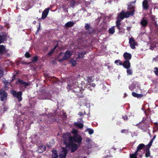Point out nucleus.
Returning <instances> with one entry per match:
<instances>
[{"label": "nucleus", "mask_w": 158, "mask_h": 158, "mask_svg": "<svg viewBox=\"0 0 158 158\" xmlns=\"http://www.w3.org/2000/svg\"><path fill=\"white\" fill-rule=\"evenodd\" d=\"M155 48H158V43L156 41H155L152 43L150 49L151 50H153Z\"/></svg>", "instance_id": "nucleus-21"}, {"label": "nucleus", "mask_w": 158, "mask_h": 158, "mask_svg": "<svg viewBox=\"0 0 158 158\" xmlns=\"http://www.w3.org/2000/svg\"><path fill=\"white\" fill-rule=\"evenodd\" d=\"M127 131L126 130H123L121 131V132L122 133H125Z\"/></svg>", "instance_id": "nucleus-51"}, {"label": "nucleus", "mask_w": 158, "mask_h": 158, "mask_svg": "<svg viewBox=\"0 0 158 158\" xmlns=\"http://www.w3.org/2000/svg\"><path fill=\"white\" fill-rule=\"evenodd\" d=\"M107 27V24H106L105 23V29H106Z\"/></svg>", "instance_id": "nucleus-59"}, {"label": "nucleus", "mask_w": 158, "mask_h": 158, "mask_svg": "<svg viewBox=\"0 0 158 158\" xmlns=\"http://www.w3.org/2000/svg\"><path fill=\"white\" fill-rule=\"evenodd\" d=\"M71 132L73 134V135L78 134V131L75 129H73Z\"/></svg>", "instance_id": "nucleus-38"}, {"label": "nucleus", "mask_w": 158, "mask_h": 158, "mask_svg": "<svg viewBox=\"0 0 158 158\" xmlns=\"http://www.w3.org/2000/svg\"><path fill=\"white\" fill-rule=\"evenodd\" d=\"M153 141L152 140H151V141L149 142V143L148 144V146L149 147H150L151 145H152V143H153Z\"/></svg>", "instance_id": "nucleus-48"}, {"label": "nucleus", "mask_w": 158, "mask_h": 158, "mask_svg": "<svg viewBox=\"0 0 158 158\" xmlns=\"http://www.w3.org/2000/svg\"><path fill=\"white\" fill-rule=\"evenodd\" d=\"M11 93L14 97L17 98L19 102L21 101L22 100V93L21 92H16L14 90L11 91Z\"/></svg>", "instance_id": "nucleus-7"}, {"label": "nucleus", "mask_w": 158, "mask_h": 158, "mask_svg": "<svg viewBox=\"0 0 158 158\" xmlns=\"http://www.w3.org/2000/svg\"><path fill=\"white\" fill-rule=\"evenodd\" d=\"M112 149H113L114 150H116V148H114L112 147Z\"/></svg>", "instance_id": "nucleus-62"}, {"label": "nucleus", "mask_w": 158, "mask_h": 158, "mask_svg": "<svg viewBox=\"0 0 158 158\" xmlns=\"http://www.w3.org/2000/svg\"><path fill=\"white\" fill-rule=\"evenodd\" d=\"M3 74V70L0 69V78L2 77Z\"/></svg>", "instance_id": "nucleus-43"}, {"label": "nucleus", "mask_w": 158, "mask_h": 158, "mask_svg": "<svg viewBox=\"0 0 158 158\" xmlns=\"http://www.w3.org/2000/svg\"><path fill=\"white\" fill-rule=\"evenodd\" d=\"M81 46H83V48L79 46L77 47L79 49L77 54L78 58H82L84 57L86 53V52L85 51L82 50V49H85V46L83 44H82Z\"/></svg>", "instance_id": "nucleus-5"}, {"label": "nucleus", "mask_w": 158, "mask_h": 158, "mask_svg": "<svg viewBox=\"0 0 158 158\" xmlns=\"http://www.w3.org/2000/svg\"><path fill=\"white\" fill-rule=\"evenodd\" d=\"M127 30L128 31H129L130 30V29H131V27H127Z\"/></svg>", "instance_id": "nucleus-56"}, {"label": "nucleus", "mask_w": 158, "mask_h": 158, "mask_svg": "<svg viewBox=\"0 0 158 158\" xmlns=\"http://www.w3.org/2000/svg\"><path fill=\"white\" fill-rule=\"evenodd\" d=\"M47 146L49 147V148H50V147H51L52 146V145H51L50 146H49L48 145V144H47Z\"/></svg>", "instance_id": "nucleus-63"}, {"label": "nucleus", "mask_w": 158, "mask_h": 158, "mask_svg": "<svg viewBox=\"0 0 158 158\" xmlns=\"http://www.w3.org/2000/svg\"><path fill=\"white\" fill-rule=\"evenodd\" d=\"M51 95L48 91H44L40 95V99H51Z\"/></svg>", "instance_id": "nucleus-6"}, {"label": "nucleus", "mask_w": 158, "mask_h": 158, "mask_svg": "<svg viewBox=\"0 0 158 158\" xmlns=\"http://www.w3.org/2000/svg\"><path fill=\"white\" fill-rule=\"evenodd\" d=\"M133 8V6H131L130 5H128V9H131V8Z\"/></svg>", "instance_id": "nucleus-52"}, {"label": "nucleus", "mask_w": 158, "mask_h": 158, "mask_svg": "<svg viewBox=\"0 0 158 158\" xmlns=\"http://www.w3.org/2000/svg\"><path fill=\"white\" fill-rule=\"evenodd\" d=\"M138 85V83L137 82H135L133 83L131 85L129 86V89L131 90H133L136 87V85Z\"/></svg>", "instance_id": "nucleus-23"}, {"label": "nucleus", "mask_w": 158, "mask_h": 158, "mask_svg": "<svg viewBox=\"0 0 158 158\" xmlns=\"http://www.w3.org/2000/svg\"><path fill=\"white\" fill-rule=\"evenodd\" d=\"M6 37L5 35H0V44L4 42V41L6 40Z\"/></svg>", "instance_id": "nucleus-27"}, {"label": "nucleus", "mask_w": 158, "mask_h": 158, "mask_svg": "<svg viewBox=\"0 0 158 158\" xmlns=\"http://www.w3.org/2000/svg\"><path fill=\"white\" fill-rule=\"evenodd\" d=\"M70 63L73 66H74L76 65V61L73 60H71L70 61Z\"/></svg>", "instance_id": "nucleus-37"}, {"label": "nucleus", "mask_w": 158, "mask_h": 158, "mask_svg": "<svg viewBox=\"0 0 158 158\" xmlns=\"http://www.w3.org/2000/svg\"><path fill=\"white\" fill-rule=\"evenodd\" d=\"M67 88L74 93H82L84 89L86 86V84L83 82H81L80 85L75 81L69 80L67 82Z\"/></svg>", "instance_id": "nucleus-2"}, {"label": "nucleus", "mask_w": 158, "mask_h": 158, "mask_svg": "<svg viewBox=\"0 0 158 158\" xmlns=\"http://www.w3.org/2000/svg\"><path fill=\"white\" fill-rule=\"evenodd\" d=\"M155 27H156L158 28V25L156 23V22L155 23Z\"/></svg>", "instance_id": "nucleus-57"}, {"label": "nucleus", "mask_w": 158, "mask_h": 158, "mask_svg": "<svg viewBox=\"0 0 158 158\" xmlns=\"http://www.w3.org/2000/svg\"><path fill=\"white\" fill-rule=\"evenodd\" d=\"M64 11H65V12H68V10L67 9H64Z\"/></svg>", "instance_id": "nucleus-61"}, {"label": "nucleus", "mask_w": 158, "mask_h": 158, "mask_svg": "<svg viewBox=\"0 0 158 158\" xmlns=\"http://www.w3.org/2000/svg\"><path fill=\"white\" fill-rule=\"evenodd\" d=\"M6 48L3 45H0V53L3 54L6 52Z\"/></svg>", "instance_id": "nucleus-25"}, {"label": "nucleus", "mask_w": 158, "mask_h": 158, "mask_svg": "<svg viewBox=\"0 0 158 158\" xmlns=\"http://www.w3.org/2000/svg\"><path fill=\"white\" fill-rule=\"evenodd\" d=\"M85 131H88L89 133V134L90 135L93 134L94 132V130L90 128H87L86 129Z\"/></svg>", "instance_id": "nucleus-29"}, {"label": "nucleus", "mask_w": 158, "mask_h": 158, "mask_svg": "<svg viewBox=\"0 0 158 158\" xmlns=\"http://www.w3.org/2000/svg\"><path fill=\"white\" fill-rule=\"evenodd\" d=\"M45 146L43 145L39 146L37 149V152L40 153H41L43 152L45 149Z\"/></svg>", "instance_id": "nucleus-20"}, {"label": "nucleus", "mask_w": 158, "mask_h": 158, "mask_svg": "<svg viewBox=\"0 0 158 158\" xmlns=\"http://www.w3.org/2000/svg\"><path fill=\"white\" fill-rule=\"evenodd\" d=\"M123 56L125 60L129 61L131 58V54L127 52L124 53Z\"/></svg>", "instance_id": "nucleus-16"}, {"label": "nucleus", "mask_w": 158, "mask_h": 158, "mask_svg": "<svg viewBox=\"0 0 158 158\" xmlns=\"http://www.w3.org/2000/svg\"><path fill=\"white\" fill-rule=\"evenodd\" d=\"M17 82L19 83L21 85L25 87H27L29 85V83L20 79L18 80Z\"/></svg>", "instance_id": "nucleus-15"}, {"label": "nucleus", "mask_w": 158, "mask_h": 158, "mask_svg": "<svg viewBox=\"0 0 158 158\" xmlns=\"http://www.w3.org/2000/svg\"><path fill=\"white\" fill-rule=\"evenodd\" d=\"M78 114L80 116H81L82 114H83L82 112H80L79 114Z\"/></svg>", "instance_id": "nucleus-55"}, {"label": "nucleus", "mask_w": 158, "mask_h": 158, "mask_svg": "<svg viewBox=\"0 0 158 158\" xmlns=\"http://www.w3.org/2000/svg\"><path fill=\"white\" fill-rule=\"evenodd\" d=\"M130 158H137V156L135 154H132L130 155Z\"/></svg>", "instance_id": "nucleus-42"}, {"label": "nucleus", "mask_w": 158, "mask_h": 158, "mask_svg": "<svg viewBox=\"0 0 158 158\" xmlns=\"http://www.w3.org/2000/svg\"><path fill=\"white\" fill-rule=\"evenodd\" d=\"M87 81L88 83H89L93 81V80L92 77H87Z\"/></svg>", "instance_id": "nucleus-34"}, {"label": "nucleus", "mask_w": 158, "mask_h": 158, "mask_svg": "<svg viewBox=\"0 0 158 158\" xmlns=\"http://www.w3.org/2000/svg\"><path fill=\"white\" fill-rule=\"evenodd\" d=\"M100 21V19L99 18H98L97 20V21L98 22H99Z\"/></svg>", "instance_id": "nucleus-60"}, {"label": "nucleus", "mask_w": 158, "mask_h": 158, "mask_svg": "<svg viewBox=\"0 0 158 158\" xmlns=\"http://www.w3.org/2000/svg\"><path fill=\"white\" fill-rule=\"evenodd\" d=\"M25 56L27 58H28L30 57V54L28 53L27 52L25 54Z\"/></svg>", "instance_id": "nucleus-50"}, {"label": "nucleus", "mask_w": 158, "mask_h": 158, "mask_svg": "<svg viewBox=\"0 0 158 158\" xmlns=\"http://www.w3.org/2000/svg\"><path fill=\"white\" fill-rule=\"evenodd\" d=\"M58 46V44L56 45L54 48L53 49H52L51 51L48 53V55H51L54 52L55 49Z\"/></svg>", "instance_id": "nucleus-31"}, {"label": "nucleus", "mask_w": 158, "mask_h": 158, "mask_svg": "<svg viewBox=\"0 0 158 158\" xmlns=\"http://www.w3.org/2000/svg\"><path fill=\"white\" fill-rule=\"evenodd\" d=\"M129 43L130 44L131 48L132 49H135V46L137 45L136 42L135 41L134 39L133 38H131L129 39Z\"/></svg>", "instance_id": "nucleus-11"}, {"label": "nucleus", "mask_w": 158, "mask_h": 158, "mask_svg": "<svg viewBox=\"0 0 158 158\" xmlns=\"http://www.w3.org/2000/svg\"><path fill=\"white\" fill-rule=\"evenodd\" d=\"M88 85H89V86H88V88L89 90L92 89L93 88H94L95 86V85L94 83H92L90 84L89 85L88 84Z\"/></svg>", "instance_id": "nucleus-32"}, {"label": "nucleus", "mask_w": 158, "mask_h": 158, "mask_svg": "<svg viewBox=\"0 0 158 158\" xmlns=\"http://www.w3.org/2000/svg\"><path fill=\"white\" fill-rule=\"evenodd\" d=\"M0 96L1 100L4 101L7 99V94L5 90L2 89L0 90Z\"/></svg>", "instance_id": "nucleus-8"}, {"label": "nucleus", "mask_w": 158, "mask_h": 158, "mask_svg": "<svg viewBox=\"0 0 158 158\" xmlns=\"http://www.w3.org/2000/svg\"><path fill=\"white\" fill-rule=\"evenodd\" d=\"M142 6L143 10H146L149 8L148 1L147 0H144L142 2Z\"/></svg>", "instance_id": "nucleus-14"}, {"label": "nucleus", "mask_w": 158, "mask_h": 158, "mask_svg": "<svg viewBox=\"0 0 158 158\" xmlns=\"http://www.w3.org/2000/svg\"><path fill=\"white\" fill-rule=\"evenodd\" d=\"M63 137L64 144L65 145L66 147L71 149V152H75L78 147L77 144L73 142L80 143L82 139L81 137L78 134L73 135L72 136L69 133L64 134Z\"/></svg>", "instance_id": "nucleus-1"}, {"label": "nucleus", "mask_w": 158, "mask_h": 158, "mask_svg": "<svg viewBox=\"0 0 158 158\" xmlns=\"http://www.w3.org/2000/svg\"><path fill=\"white\" fill-rule=\"evenodd\" d=\"M37 60V57L36 56L34 57L32 59V61L33 62H36Z\"/></svg>", "instance_id": "nucleus-45"}, {"label": "nucleus", "mask_w": 158, "mask_h": 158, "mask_svg": "<svg viewBox=\"0 0 158 158\" xmlns=\"http://www.w3.org/2000/svg\"><path fill=\"white\" fill-rule=\"evenodd\" d=\"M148 23V21L147 20L145 19L144 18L142 19L140 22V24L141 25L142 28H144L147 26Z\"/></svg>", "instance_id": "nucleus-12"}, {"label": "nucleus", "mask_w": 158, "mask_h": 158, "mask_svg": "<svg viewBox=\"0 0 158 158\" xmlns=\"http://www.w3.org/2000/svg\"><path fill=\"white\" fill-rule=\"evenodd\" d=\"M132 95L133 97L137 98H142L143 96V95L142 94H138L134 92H132Z\"/></svg>", "instance_id": "nucleus-24"}, {"label": "nucleus", "mask_w": 158, "mask_h": 158, "mask_svg": "<svg viewBox=\"0 0 158 158\" xmlns=\"http://www.w3.org/2000/svg\"><path fill=\"white\" fill-rule=\"evenodd\" d=\"M150 155V152L149 150H147L146 151V153L145 154V156L146 157H148Z\"/></svg>", "instance_id": "nucleus-41"}, {"label": "nucleus", "mask_w": 158, "mask_h": 158, "mask_svg": "<svg viewBox=\"0 0 158 158\" xmlns=\"http://www.w3.org/2000/svg\"><path fill=\"white\" fill-rule=\"evenodd\" d=\"M144 147L145 145H144V144L143 143H141L139 144L137 147V150L135 152V153H134V154H135L136 156V154L140 150L143 149V148Z\"/></svg>", "instance_id": "nucleus-19"}, {"label": "nucleus", "mask_w": 158, "mask_h": 158, "mask_svg": "<svg viewBox=\"0 0 158 158\" xmlns=\"http://www.w3.org/2000/svg\"><path fill=\"white\" fill-rule=\"evenodd\" d=\"M85 27L86 28V29L88 30L90 28V25L89 24H86L85 25Z\"/></svg>", "instance_id": "nucleus-44"}, {"label": "nucleus", "mask_w": 158, "mask_h": 158, "mask_svg": "<svg viewBox=\"0 0 158 158\" xmlns=\"http://www.w3.org/2000/svg\"><path fill=\"white\" fill-rule=\"evenodd\" d=\"M74 24V23L72 21H69L67 23L65 24V26L69 27H72Z\"/></svg>", "instance_id": "nucleus-28"}, {"label": "nucleus", "mask_w": 158, "mask_h": 158, "mask_svg": "<svg viewBox=\"0 0 158 158\" xmlns=\"http://www.w3.org/2000/svg\"><path fill=\"white\" fill-rule=\"evenodd\" d=\"M92 141V140L90 138H86L85 139V141L86 143H90Z\"/></svg>", "instance_id": "nucleus-39"}, {"label": "nucleus", "mask_w": 158, "mask_h": 158, "mask_svg": "<svg viewBox=\"0 0 158 158\" xmlns=\"http://www.w3.org/2000/svg\"><path fill=\"white\" fill-rule=\"evenodd\" d=\"M23 122L22 120L17 121L15 123V126L17 127V129L20 130V127L23 125Z\"/></svg>", "instance_id": "nucleus-18"}, {"label": "nucleus", "mask_w": 158, "mask_h": 158, "mask_svg": "<svg viewBox=\"0 0 158 158\" xmlns=\"http://www.w3.org/2000/svg\"><path fill=\"white\" fill-rule=\"evenodd\" d=\"M20 144L22 145L23 147V148H25V146L24 145V143H23V139H21L20 142Z\"/></svg>", "instance_id": "nucleus-46"}, {"label": "nucleus", "mask_w": 158, "mask_h": 158, "mask_svg": "<svg viewBox=\"0 0 158 158\" xmlns=\"http://www.w3.org/2000/svg\"><path fill=\"white\" fill-rule=\"evenodd\" d=\"M8 109V107L6 106H4V107L3 108V110L4 112L6 111Z\"/></svg>", "instance_id": "nucleus-47"}, {"label": "nucleus", "mask_w": 158, "mask_h": 158, "mask_svg": "<svg viewBox=\"0 0 158 158\" xmlns=\"http://www.w3.org/2000/svg\"><path fill=\"white\" fill-rule=\"evenodd\" d=\"M109 32L110 34H113L115 32L114 27H112L111 28H110L109 30Z\"/></svg>", "instance_id": "nucleus-30"}, {"label": "nucleus", "mask_w": 158, "mask_h": 158, "mask_svg": "<svg viewBox=\"0 0 158 158\" xmlns=\"http://www.w3.org/2000/svg\"><path fill=\"white\" fill-rule=\"evenodd\" d=\"M78 121H79V122H81V121L82 122V118H80V119H79Z\"/></svg>", "instance_id": "nucleus-58"}, {"label": "nucleus", "mask_w": 158, "mask_h": 158, "mask_svg": "<svg viewBox=\"0 0 158 158\" xmlns=\"http://www.w3.org/2000/svg\"><path fill=\"white\" fill-rule=\"evenodd\" d=\"M49 8H47L45 9L43 12L42 16V19H45L49 13Z\"/></svg>", "instance_id": "nucleus-13"}, {"label": "nucleus", "mask_w": 158, "mask_h": 158, "mask_svg": "<svg viewBox=\"0 0 158 158\" xmlns=\"http://www.w3.org/2000/svg\"><path fill=\"white\" fill-rule=\"evenodd\" d=\"M59 111H56L54 114H52V113H49L48 116L49 118L50 117L52 119L54 120V117L56 116V117H59V118H60L61 117H66L65 113L63 112H60V113H59Z\"/></svg>", "instance_id": "nucleus-4"}, {"label": "nucleus", "mask_w": 158, "mask_h": 158, "mask_svg": "<svg viewBox=\"0 0 158 158\" xmlns=\"http://www.w3.org/2000/svg\"><path fill=\"white\" fill-rule=\"evenodd\" d=\"M52 158H58V156L57 152L56 150H54L52 151Z\"/></svg>", "instance_id": "nucleus-26"}, {"label": "nucleus", "mask_w": 158, "mask_h": 158, "mask_svg": "<svg viewBox=\"0 0 158 158\" xmlns=\"http://www.w3.org/2000/svg\"><path fill=\"white\" fill-rule=\"evenodd\" d=\"M122 65L123 66L124 68L126 69H129L131 66L130 63L129 61L125 60L122 64Z\"/></svg>", "instance_id": "nucleus-17"}, {"label": "nucleus", "mask_w": 158, "mask_h": 158, "mask_svg": "<svg viewBox=\"0 0 158 158\" xmlns=\"http://www.w3.org/2000/svg\"><path fill=\"white\" fill-rule=\"evenodd\" d=\"M134 13V10H132L130 11H127L125 12L124 10H122L121 12L118 15L117 20L116 22V26L120 30V26L121 24L120 22L125 18H127L130 16L133 15Z\"/></svg>", "instance_id": "nucleus-3"}, {"label": "nucleus", "mask_w": 158, "mask_h": 158, "mask_svg": "<svg viewBox=\"0 0 158 158\" xmlns=\"http://www.w3.org/2000/svg\"><path fill=\"white\" fill-rule=\"evenodd\" d=\"M74 125L79 129H82L84 127V125L83 123L78 122L74 123Z\"/></svg>", "instance_id": "nucleus-22"}, {"label": "nucleus", "mask_w": 158, "mask_h": 158, "mask_svg": "<svg viewBox=\"0 0 158 158\" xmlns=\"http://www.w3.org/2000/svg\"><path fill=\"white\" fill-rule=\"evenodd\" d=\"M120 60H116L114 61V63L118 65H122V63L120 61Z\"/></svg>", "instance_id": "nucleus-35"}, {"label": "nucleus", "mask_w": 158, "mask_h": 158, "mask_svg": "<svg viewBox=\"0 0 158 158\" xmlns=\"http://www.w3.org/2000/svg\"><path fill=\"white\" fill-rule=\"evenodd\" d=\"M39 29H40V28H39L38 30H37V31L38 32L39 30Z\"/></svg>", "instance_id": "nucleus-64"}, {"label": "nucleus", "mask_w": 158, "mask_h": 158, "mask_svg": "<svg viewBox=\"0 0 158 158\" xmlns=\"http://www.w3.org/2000/svg\"><path fill=\"white\" fill-rule=\"evenodd\" d=\"M127 75H131L132 74V71L130 69H127Z\"/></svg>", "instance_id": "nucleus-33"}, {"label": "nucleus", "mask_w": 158, "mask_h": 158, "mask_svg": "<svg viewBox=\"0 0 158 158\" xmlns=\"http://www.w3.org/2000/svg\"><path fill=\"white\" fill-rule=\"evenodd\" d=\"M156 137V135H155L153 137L152 139H151V140H152L153 141V140L155 139Z\"/></svg>", "instance_id": "nucleus-54"}, {"label": "nucleus", "mask_w": 158, "mask_h": 158, "mask_svg": "<svg viewBox=\"0 0 158 158\" xmlns=\"http://www.w3.org/2000/svg\"><path fill=\"white\" fill-rule=\"evenodd\" d=\"M68 153V150L66 148H63L62 150L59 154V158H66Z\"/></svg>", "instance_id": "nucleus-9"}, {"label": "nucleus", "mask_w": 158, "mask_h": 158, "mask_svg": "<svg viewBox=\"0 0 158 158\" xmlns=\"http://www.w3.org/2000/svg\"><path fill=\"white\" fill-rule=\"evenodd\" d=\"M150 19L151 20H152V21H153L156 22L155 20V16L153 15H151L150 16Z\"/></svg>", "instance_id": "nucleus-40"}, {"label": "nucleus", "mask_w": 158, "mask_h": 158, "mask_svg": "<svg viewBox=\"0 0 158 158\" xmlns=\"http://www.w3.org/2000/svg\"><path fill=\"white\" fill-rule=\"evenodd\" d=\"M154 72L156 76H158V68L157 67L154 68Z\"/></svg>", "instance_id": "nucleus-36"}, {"label": "nucleus", "mask_w": 158, "mask_h": 158, "mask_svg": "<svg viewBox=\"0 0 158 158\" xmlns=\"http://www.w3.org/2000/svg\"><path fill=\"white\" fill-rule=\"evenodd\" d=\"M123 118L124 119V120H125L128 119V117L127 115L123 116Z\"/></svg>", "instance_id": "nucleus-49"}, {"label": "nucleus", "mask_w": 158, "mask_h": 158, "mask_svg": "<svg viewBox=\"0 0 158 158\" xmlns=\"http://www.w3.org/2000/svg\"><path fill=\"white\" fill-rule=\"evenodd\" d=\"M74 1H72L71 2V6L72 7H73V6L74 5Z\"/></svg>", "instance_id": "nucleus-53"}, {"label": "nucleus", "mask_w": 158, "mask_h": 158, "mask_svg": "<svg viewBox=\"0 0 158 158\" xmlns=\"http://www.w3.org/2000/svg\"><path fill=\"white\" fill-rule=\"evenodd\" d=\"M72 52L70 51H66L64 54V55L61 59L59 60V61H62L64 60H65L68 59L71 56Z\"/></svg>", "instance_id": "nucleus-10"}]
</instances>
